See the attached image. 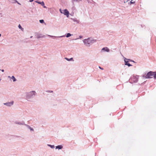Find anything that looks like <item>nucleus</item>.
Wrapping results in <instances>:
<instances>
[{"instance_id":"f257e3e1","label":"nucleus","mask_w":156,"mask_h":156,"mask_svg":"<svg viewBox=\"0 0 156 156\" xmlns=\"http://www.w3.org/2000/svg\"><path fill=\"white\" fill-rule=\"evenodd\" d=\"M155 72H152L150 71L145 76L146 78H151L154 77L155 75Z\"/></svg>"},{"instance_id":"f03ea898","label":"nucleus","mask_w":156,"mask_h":156,"mask_svg":"<svg viewBox=\"0 0 156 156\" xmlns=\"http://www.w3.org/2000/svg\"><path fill=\"white\" fill-rule=\"evenodd\" d=\"M83 42L87 45L91 43V41L89 38L84 40Z\"/></svg>"},{"instance_id":"7ed1b4c3","label":"nucleus","mask_w":156,"mask_h":156,"mask_svg":"<svg viewBox=\"0 0 156 156\" xmlns=\"http://www.w3.org/2000/svg\"><path fill=\"white\" fill-rule=\"evenodd\" d=\"M129 60V61H131V60H129L128 59H127L126 58H125V59L124 61H125V65H127L128 66H132V65H131L129 63H128Z\"/></svg>"},{"instance_id":"20e7f679","label":"nucleus","mask_w":156,"mask_h":156,"mask_svg":"<svg viewBox=\"0 0 156 156\" xmlns=\"http://www.w3.org/2000/svg\"><path fill=\"white\" fill-rule=\"evenodd\" d=\"M129 80L131 81H133L134 82H136L138 81V80L134 77H133Z\"/></svg>"},{"instance_id":"39448f33","label":"nucleus","mask_w":156,"mask_h":156,"mask_svg":"<svg viewBox=\"0 0 156 156\" xmlns=\"http://www.w3.org/2000/svg\"><path fill=\"white\" fill-rule=\"evenodd\" d=\"M64 14L68 17L69 14V11L67 9H66L64 10Z\"/></svg>"},{"instance_id":"423d86ee","label":"nucleus","mask_w":156,"mask_h":156,"mask_svg":"<svg viewBox=\"0 0 156 156\" xmlns=\"http://www.w3.org/2000/svg\"><path fill=\"white\" fill-rule=\"evenodd\" d=\"M13 104V101H12L10 102L7 103L5 104H4L5 105H6L7 106H10L11 105H12Z\"/></svg>"},{"instance_id":"0eeeda50","label":"nucleus","mask_w":156,"mask_h":156,"mask_svg":"<svg viewBox=\"0 0 156 156\" xmlns=\"http://www.w3.org/2000/svg\"><path fill=\"white\" fill-rule=\"evenodd\" d=\"M36 92L34 91H32L30 92L29 93L28 95L29 97H30L32 96L33 95H35Z\"/></svg>"},{"instance_id":"6e6552de","label":"nucleus","mask_w":156,"mask_h":156,"mask_svg":"<svg viewBox=\"0 0 156 156\" xmlns=\"http://www.w3.org/2000/svg\"><path fill=\"white\" fill-rule=\"evenodd\" d=\"M102 50L105 51L107 52H108L109 51V50L107 47L104 48L102 49Z\"/></svg>"},{"instance_id":"1a4fd4ad","label":"nucleus","mask_w":156,"mask_h":156,"mask_svg":"<svg viewBox=\"0 0 156 156\" xmlns=\"http://www.w3.org/2000/svg\"><path fill=\"white\" fill-rule=\"evenodd\" d=\"M56 148L58 149H61L62 148V145H58L56 147Z\"/></svg>"},{"instance_id":"9d476101","label":"nucleus","mask_w":156,"mask_h":156,"mask_svg":"<svg viewBox=\"0 0 156 156\" xmlns=\"http://www.w3.org/2000/svg\"><path fill=\"white\" fill-rule=\"evenodd\" d=\"M65 59L68 61H70L73 60V58H71L70 59H69L67 58H65Z\"/></svg>"},{"instance_id":"9b49d317","label":"nucleus","mask_w":156,"mask_h":156,"mask_svg":"<svg viewBox=\"0 0 156 156\" xmlns=\"http://www.w3.org/2000/svg\"><path fill=\"white\" fill-rule=\"evenodd\" d=\"M11 78L13 80V81L14 82L16 81V79L14 76H12V77H11Z\"/></svg>"},{"instance_id":"f8f14e48","label":"nucleus","mask_w":156,"mask_h":156,"mask_svg":"<svg viewBox=\"0 0 156 156\" xmlns=\"http://www.w3.org/2000/svg\"><path fill=\"white\" fill-rule=\"evenodd\" d=\"M71 34H70V33H67L66 34V37H68L70 36H71Z\"/></svg>"},{"instance_id":"ddd939ff","label":"nucleus","mask_w":156,"mask_h":156,"mask_svg":"<svg viewBox=\"0 0 156 156\" xmlns=\"http://www.w3.org/2000/svg\"><path fill=\"white\" fill-rule=\"evenodd\" d=\"M18 27L20 29H21L22 30H23V28L22 27H21V25L19 24L18 26Z\"/></svg>"},{"instance_id":"4468645a","label":"nucleus","mask_w":156,"mask_h":156,"mask_svg":"<svg viewBox=\"0 0 156 156\" xmlns=\"http://www.w3.org/2000/svg\"><path fill=\"white\" fill-rule=\"evenodd\" d=\"M135 2L133 0H132L130 1L131 4H134Z\"/></svg>"},{"instance_id":"2eb2a0df","label":"nucleus","mask_w":156,"mask_h":156,"mask_svg":"<svg viewBox=\"0 0 156 156\" xmlns=\"http://www.w3.org/2000/svg\"><path fill=\"white\" fill-rule=\"evenodd\" d=\"M39 21L41 23H44V20H40Z\"/></svg>"},{"instance_id":"dca6fc26","label":"nucleus","mask_w":156,"mask_h":156,"mask_svg":"<svg viewBox=\"0 0 156 156\" xmlns=\"http://www.w3.org/2000/svg\"><path fill=\"white\" fill-rule=\"evenodd\" d=\"M49 146L52 148H54V145H49Z\"/></svg>"},{"instance_id":"f3484780","label":"nucleus","mask_w":156,"mask_h":156,"mask_svg":"<svg viewBox=\"0 0 156 156\" xmlns=\"http://www.w3.org/2000/svg\"><path fill=\"white\" fill-rule=\"evenodd\" d=\"M154 78L156 79V72H155V75L154 76Z\"/></svg>"},{"instance_id":"a211bd4d","label":"nucleus","mask_w":156,"mask_h":156,"mask_svg":"<svg viewBox=\"0 0 156 156\" xmlns=\"http://www.w3.org/2000/svg\"><path fill=\"white\" fill-rule=\"evenodd\" d=\"M99 68L100 69H103V68H101V67H100V66H99Z\"/></svg>"},{"instance_id":"6ab92c4d","label":"nucleus","mask_w":156,"mask_h":156,"mask_svg":"<svg viewBox=\"0 0 156 156\" xmlns=\"http://www.w3.org/2000/svg\"><path fill=\"white\" fill-rule=\"evenodd\" d=\"M16 2L19 4L20 5V3H19L17 1H16Z\"/></svg>"},{"instance_id":"aec40b11","label":"nucleus","mask_w":156,"mask_h":156,"mask_svg":"<svg viewBox=\"0 0 156 156\" xmlns=\"http://www.w3.org/2000/svg\"><path fill=\"white\" fill-rule=\"evenodd\" d=\"M33 0H30V2H33Z\"/></svg>"},{"instance_id":"412c9836","label":"nucleus","mask_w":156,"mask_h":156,"mask_svg":"<svg viewBox=\"0 0 156 156\" xmlns=\"http://www.w3.org/2000/svg\"><path fill=\"white\" fill-rule=\"evenodd\" d=\"M30 129L31 130H32V131H33V130H34L32 128H30Z\"/></svg>"},{"instance_id":"4be33fe9","label":"nucleus","mask_w":156,"mask_h":156,"mask_svg":"<svg viewBox=\"0 0 156 156\" xmlns=\"http://www.w3.org/2000/svg\"><path fill=\"white\" fill-rule=\"evenodd\" d=\"M60 10V12H61V13H62V11H61V9H60V10Z\"/></svg>"},{"instance_id":"5701e85b","label":"nucleus","mask_w":156,"mask_h":156,"mask_svg":"<svg viewBox=\"0 0 156 156\" xmlns=\"http://www.w3.org/2000/svg\"><path fill=\"white\" fill-rule=\"evenodd\" d=\"M2 72H3L4 71V70L3 69H2Z\"/></svg>"},{"instance_id":"b1692460","label":"nucleus","mask_w":156,"mask_h":156,"mask_svg":"<svg viewBox=\"0 0 156 156\" xmlns=\"http://www.w3.org/2000/svg\"><path fill=\"white\" fill-rule=\"evenodd\" d=\"M37 2V3H38V2ZM38 3H39V2H38Z\"/></svg>"},{"instance_id":"393cba45","label":"nucleus","mask_w":156,"mask_h":156,"mask_svg":"<svg viewBox=\"0 0 156 156\" xmlns=\"http://www.w3.org/2000/svg\"><path fill=\"white\" fill-rule=\"evenodd\" d=\"M42 3H43V4H44V3L43 2H42Z\"/></svg>"},{"instance_id":"a878e982","label":"nucleus","mask_w":156,"mask_h":156,"mask_svg":"<svg viewBox=\"0 0 156 156\" xmlns=\"http://www.w3.org/2000/svg\"><path fill=\"white\" fill-rule=\"evenodd\" d=\"M8 77H9V78H10V76H9Z\"/></svg>"},{"instance_id":"bb28decb","label":"nucleus","mask_w":156,"mask_h":156,"mask_svg":"<svg viewBox=\"0 0 156 156\" xmlns=\"http://www.w3.org/2000/svg\"><path fill=\"white\" fill-rule=\"evenodd\" d=\"M1 36V34H0V37Z\"/></svg>"}]
</instances>
